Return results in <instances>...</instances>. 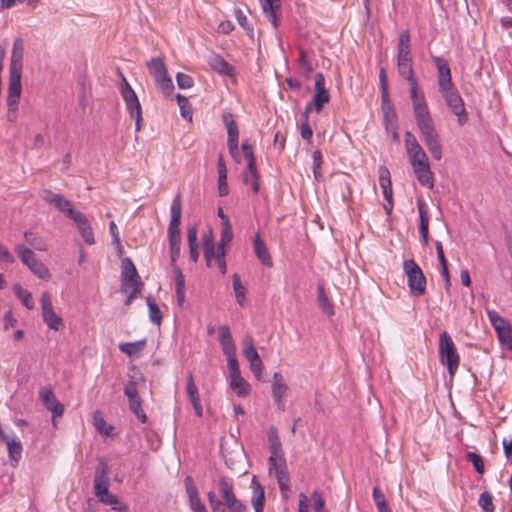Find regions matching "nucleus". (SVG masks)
<instances>
[{"label": "nucleus", "instance_id": "49", "mask_svg": "<svg viewBox=\"0 0 512 512\" xmlns=\"http://www.w3.org/2000/svg\"><path fill=\"white\" fill-rule=\"evenodd\" d=\"M315 512H329L326 508L325 499L320 491L314 490L311 494Z\"/></svg>", "mask_w": 512, "mask_h": 512}, {"label": "nucleus", "instance_id": "56", "mask_svg": "<svg viewBox=\"0 0 512 512\" xmlns=\"http://www.w3.org/2000/svg\"><path fill=\"white\" fill-rule=\"evenodd\" d=\"M176 81L180 89H189L194 84V81L190 75L181 72L177 73Z\"/></svg>", "mask_w": 512, "mask_h": 512}, {"label": "nucleus", "instance_id": "20", "mask_svg": "<svg viewBox=\"0 0 512 512\" xmlns=\"http://www.w3.org/2000/svg\"><path fill=\"white\" fill-rule=\"evenodd\" d=\"M271 389L273 399L276 402L278 409L284 410L283 398L288 390V386L285 383L283 376L278 372H275L273 375Z\"/></svg>", "mask_w": 512, "mask_h": 512}, {"label": "nucleus", "instance_id": "26", "mask_svg": "<svg viewBox=\"0 0 512 512\" xmlns=\"http://www.w3.org/2000/svg\"><path fill=\"white\" fill-rule=\"evenodd\" d=\"M220 344L225 355L236 354V347L233 342L231 332L228 326L219 328Z\"/></svg>", "mask_w": 512, "mask_h": 512}, {"label": "nucleus", "instance_id": "2", "mask_svg": "<svg viewBox=\"0 0 512 512\" xmlns=\"http://www.w3.org/2000/svg\"><path fill=\"white\" fill-rule=\"evenodd\" d=\"M432 61L438 71V91L450 111L457 117L458 124L463 126L468 122V113L461 95L452 82L450 66L445 59L438 56L432 57Z\"/></svg>", "mask_w": 512, "mask_h": 512}, {"label": "nucleus", "instance_id": "21", "mask_svg": "<svg viewBox=\"0 0 512 512\" xmlns=\"http://www.w3.org/2000/svg\"><path fill=\"white\" fill-rule=\"evenodd\" d=\"M269 466L270 471L273 470L275 472L280 491L282 493L287 492L289 490L290 478L285 460L275 462L274 465Z\"/></svg>", "mask_w": 512, "mask_h": 512}, {"label": "nucleus", "instance_id": "40", "mask_svg": "<svg viewBox=\"0 0 512 512\" xmlns=\"http://www.w3.org/2000/svg\"><path fill=\"white\" fill-rule=\"evenodd\" d=\"M417 207L419 211V232L420 235H424L426 233H429V217L427 216V213L425 211V204L423 201L419 200L417 202Z\"/></svg>", "mask_w": 512, "mask_h": 512}, {"label": "nucleus", "instance_id": "43", "mask_svg": "<svg viewBox=\"0 0 512 512\" xmlns=\"http://www.w3.org/2000/svg\"><path fill=\"white\" fill-rule=\"evenodd\" d=\"M147 306L149 309V318L153 324L160 325L162 321V313L157 305V303L152 299V297H147Z\"/></svg>", "mask_w": 512, "mask_h": 512}, {"label": "nucleus", "instance_id": "64", "mask_svg": "<svg viewBox=\"0 0 512 512\" xmlns=\"http://www.w3.org/2000/svg\"><path fill=\"white\" fill-rule=\"evenodd\" d=\"M236 18L241 27H243L249 34L253 33V28L250 27L248 19L242 11L236 12Z\"/></svg>", "mask_w": 512, "mask_h": 512}, {"label": "nucleus", "instance_id": "29", "mask_svg": "<svg viewBox=\"0 0 512 512\" xmlns=\"http://www.w3.org/2000/svg\"><path fill=\"white\" fill-rule=\"evenodd\" d=\"M418 182L429 189L434 187V175L430 169V164L424 167H417L413 169Z\"/></svg>", "mask_w": 512, "mask_h": 512}, {"label": "nucleus", "instance_id": "8", "mask_svg": "<svg viewBox=\"0 0 512 512\" xmlns=\"http://www.w3.org/2000/svg\"><path fill=\"white\" fill-rule=\"evenodd\" d=\"M23 56L24 41L22 38H16L13 42L10 56L8 85L22 86L21 76L23 69Z\"/></svg>", "mask_w": 512, "mask_h": 512}, {"label": "nucleus", "instance_id": "11", "mask_svg": "<svg viewBox=\"0 0 512 512\" xmlns=\"http://www.w3.org/2000/svg\"><path fill=\"white\" fill-rule=\"evenodd\" d=\"M41 198L50 205H53L61 213L65 214L69 219H74L76 215L81 213L73 208L72 202L65 198L62 194L54 193L50 189H43L41 191Z\"/></svg>", "mask_w": 512, "mask_h": 512}, {"label": "nucleus", "instance_id": "53", "mask_svg": "<svg viewBox=\"0 0 512 512\" xmlns=\"http://www.w3.org/2000/svg\"><path fill=\"white\" fill-rule=\"evenodd\" d=\"M156 85L158 86V88L161 90L165 97H170L174 90L173 82L169 76L156 82Z\"/></svg>", "mask_w": 512, "mask_h": 512}, {"label": "nucleus", "instance_id": "42", "mask_svg": "<svg viewBox=\"0 0 512 512\" xmlns=\"http://www.w3.org/2000/svg\"><path fill=\"white\" fill-rule=\"evenodd\" d=\"M383 115H384V123L386 126V129H395L396 122H397V115L395 112V109L393 108L392 104L383 106L382 107Z\"/></svg>", "mask_w": 512, "mask_h": 512}, {"label": "nucleus", "instance_id": "52", "mask_svg": "<svg viewBox=\"0 0 512 512\" xmlns=\"http://www.w3.org/2000/svg\"><path fill=\"white\" fill-rule=\"evenodd\" d=\"M241 148L243 151V155L247 160V164H249V168L250 170H252L254 167V163H256L253 147L251 144L248 143V141H244L241 145Z\"/></svg>", "mask_w": 512, "mask_h": 512}, {"label": "nucleus", "instance_id": "4", "mask_svg": "<svg viewBox=\"0 0 512 512\" xmlns=\"http://www.w3.org/2000/svg\"><path fill=\"white\" fill-rule=\"evenodd\" d=\"M142 282L137 269L130 258L122 260L121 270V292L127 295L125 305L130 303L137 298L140 293Z\"/></svg>", "mask_w": 512, "mask_h": 512}, {"label": "nucleus", "instance_id": "9", "mask_svg": "<svg viewBox=\"0 0 512 512\" xmlns=\"http://www.w3.org/2000/svg\"><path fill=\"white\" fill-rule=\"evenodd\" d=\"M120 92L130 116L135 119V129L138 132L141 130L142 123L141 105L135 91L123 75Z\"/></svg>", "mask_w": 512, "mask_h": 512}, {"label": "nucleus", "instance_id": "10", "mask_svg": "<svg viewBox=\"0 0 512 512\" xmlns=\"http://www.w3.org/2000/svg\"><path fill=\"white\" fill-rule=\"evenodd\" d=\"M329 100L330 95L325 88V77L322 73H317L315 75V93L312 101L307 103L303 111V116L309 114L313 109L319 113L323 109L324 105L329 102Z\"/></svg>", "mask_w": 512, "mask_h": 512}, {"label": "nucleus", "instance_id": "22", "mask_svg": "<svg viewBox=\"0 0 512 512\" xmlns=\"http://www.w3.org/2000/svg\"><path fill=\"white\" fill-rule=\"evenodd\" d=\"M259 2L266 18L274 28H277L279 26L278 11L281 9L280 0H259Z\"/></svg>", "mask_w": 512, "mask_h": 512}, {"label": "nucleus", "instance_id": "41", "mask_svg": "<svg viewBox=\"0 0 512 512\" xmlns=\"http://www.w3.org/2000/svg\"><path fill=\"white\" fill-rule=\"evenodd\" d=\"M176 100H177V103L179 105V108H180V114L183 118L191 121L192 120V114H193V111H192V107H191V104L189 102V100L181 95V94H177L176 95Z\"/></svg>", "mask_w": 512, "mask_h": 512}, {"label": "nucleus", "instance_id": "45", "mask_svg": "<svg viewBox=\"0 0 512 512\" xmlns=\"http://www.w3.org/2000/svg\"><path fill=\"white\" fill-rule=\"evenodd\" d=\"M232 280H233V290H234V293H235V297H236L237 303L240 306H243L244 305V301H245L246 289L242 285L241 279H240L238 274H234L232 276Z\"/></svg>", "mask_w": 512, "mask_h": 512}, {"label": "nucleus", "instance_id": "18", "mask_svg": "<svg viewBox=\"0 0 512 512\" xmlns=\"http://www.w3.org/2000/svg\"><path fill=\"white\" fill-rule=\"evenodd\" d=\"M22 93V86L8 85L7 103V120L15 122L17 119V111Z\"/></svg>", "mask_w": 512, "mask_h": 512}, {"label": "nucleus", "instance_id": "37", "mask_svg": "<svg viewBox=\"0 0 512 512\" xmlns=\"http://www.w3.org/2000/svg\"><path fill=\"white\" fill-rule=\"evenodd\" d=\"M13 291L17 298L27 309H32L34 307L32 294L29 291L23 289L20 284H15L13 286Z\"/></svg>", "mask_w": 512, "mask_h": 512}, {"label": "nucleus", "instance_id": "12", "mask_svg": "<svg viewBox=\"0 0 512 512\" xmlns=\"http://www.w3.org/2000/svg\"><path fill=\"white\" fill-rule=\"evenodd\" d=\"M488 318L497 333L500 344L512 351V327L509 322L495 311H488Z\"/></svg>", "mask_w": 512, "mask_h": 512}, {"label": "nucleus", "instance_id": "51", "mask_svg": "<svg viewBox=\"0 0 512 512\" xmlns=\"http://www.w3.org/2000/svg\"><path fill=\"white\" fill-rule=\"evenodd\" d=\"M298 64L302 69L303 73L305 74V76H308L313 70V67L308 60L307 53L302 48L299 49Z\"/></svg>", "mask_w": 512, "mask_h": 512}, {"label": "nucleus", "instance_id": "44", "mask_svg": "<svg viewBox=\"0 0 512 512\" xmlns=\"http://www.w3.org/2000/svg\"><path fill=\"white\" fill-rule=\"evenodd\" d=\"M233 239V232H232V226L231 223H223L221 225V237L220 241L217 244V249H225L226 245L229 244Z\"/></svg>", "mask_w": 512, "mask_h": 512}, {"label": "nucleus", "instance_id": "62", "mask_svg": "<svg viewBox=\"0 0 512 512\" xmlns=\"http://www.w3.org/2000/svg\"><path fill=\"white\" fill-rule=\"evenodd\" d=\"M225 356L227 357V362H228V368H229L230 376L239 374L240 373V369H239V366H238L236 354L225 355Z\"/></svg>", "mask_w": 512, "mask_h": 512}, {"label": "nucleus", "instance_id": "50", "mask_svg": "<svg viewBox=\"0 0 512 512\" xmlns=\"http://www.w3.org/2000/svg\"><path fill=\"white\" fill-rule=\"evenodd\" d=\"M379 184L382 190L392 188L390 172L385 166L379 168Z\"/></svg>", "mask_w": 512, "mask_h": 512}, {"label": "nucleus", "instance_id": "13", "mask_svg": "<svg viewBox=\"0 0 512 512\" xmlns=\"http://www.w3.org/2000/svg\"><path fill=\"white\" fill-rule=\"evenodd\" d=\"M219 493L225 505L230 512H246L247 508L234 494L233 486L225 479L220 478L218 481Z\"/></svg>", "mask_w": 512, "mask_h": 512}, {"label": "nucleus", "instance_id": "58", "mask_svg": "<svg viewBox=\"0 0 512 512\" xmlns=\"http://www.w3.org/2000/svg\"><path fill=\"white\" fill-rule=\"evenodd\" d=\"M124 394L128 398V400L132 399H138L140 398L138 389H137V383L134 380H130L125 388H124Z\"/></svg>", "mask_w": 512, "mask_h": 512}, {"label": "nucleus", "instance_id": "59", "mask_svg": "<svg viewBox=\"0 0 512 512\" xmlns=\"http://www.w3.org/2000/svg\"><path fill=\"white\" fill-rule=\"evenodd\" d=\"M404 141L407 153L421 147L416 137L410 131L405 133Z\"/></svg>", "mask_w": 512, "mask_h": 512}, {"label": "nucleus", "instance_id": "61", "mask_svg": "<svg viewBox=\"0 0 512 512\" xmlns=\"http://www.w3.org/2000/svg\"><path fill=\"white\" fill-rule=\"evenodd\" d=\"M186 392L188 397H193L199 395L198 388L194 382V378L192 373H189L187 376V382H186Z\"/></svg>", "mask_w": 512, "mask_h": 512}, {"label": "nucleus", "instance_id": "54", "mask_svg": "<svg viewBox=\"0 0 512 512\" xmlns=\"http://www.w3.org/2000/svg\"><path fill=\"white\" fill-rule=\"evenodd\" d=\"M24 238L25 240L32 246L34 247L36 250H39V251H46L47 250V246L45 245V243H43L42 241H40L34 233H32L31 231H26L24 233Z\"/></svg>", "mask_w": 512, "mask_h": 512}, {"label": "nucleus", "instance_id": "47", "mask_svg": "<svg viewBox=\"0 0 512 512\" xmlns=\"http://www.w3.org/2000/svg\"><path fill=\"white\" fill-rule=\"evenodd\" d=\"M128 401L130 410L135 414V416L141 423H145L147 421V416L141 407V399L138 398Z\"/></svg>", "mask_w": 512, "mask_h": 512}, {"label": "nucleus", "instance_id": "16", "mask_svg": "<svg viewBox=\"0 0 512 512\" xmlns=\"http://www.w3.org/2000/svg\"><path fill=\"white\" fill-rule=\"evenodd\" d=\"M108 464L106 461L101 460L96 468L94 476V494L100 499V497L107 496L108 491Z\"/></svg>", "mask_w": 512, "mask_h": 512}, {"label": "nucleus", "instance_id": "7", "mask_svg": "<svg viewBox=\"0 0 512 512\" xmlns=\"http://www.w3.org/2000/svg\"><path fill=\"white\" fill-rule=\"evenodd\" d=\"M14 251L20 258L21 262L38 278L43 280H49L51 278L49 269L43 262L37 259L35 253L31 249L18 244L15 246Z\"/></svg>", "mask_w": 512, "mask_h": 512}, {"label": "nucleus", "instance_id": "39", "mask_svg": "<svg viewBox=\"0 0 512 512\" xmlns=\"http://www.w3.org/2000/svg\"><path fill=\"white\" fill-rule=\"evenodd\" d=\"M252 486V504H264L265 503V491L264 487L256 481V477L254 476L251 482Z\"/></svg>", "mask_w": 512, "mask_h": 512}, {"label": "nucleus", "instance_id": "63", "mask_svg": "<svg viewBox=\"0 0 512 512\" xmlns=\"http://www.w3.org/2000/svg\"><path fill=\"white\" fill-rule=\"evenodd\" d=\"M218 192L222 197L228 195L229 188L227 184V175L218 176Z\"/></svg>", "mask_w": 512, "mask_h": 512}, {"label": "nucleus", "instance_id": "30", "mask_svg": "<svg viewBox=\"0 0 512 512\" xmlns=\"http://www.w3.org/2000/svg\"><path fill=\"white\" fill-rule=\"evenodd\" d=\"M209 66L221 75H231L232 68L229 63L220 55L213 54L208 60Z\"/></svg>", "mask_w": 512, "mask_h": 512}, {"label": "nucleus", "instance_id": "46", "mask_svg": "<svg viewBox=\"0 0 512 512\" xmlns=\"http://www.w3.org/2000/svg\"><path fill=\"white\" fill-rule=\"evenodd\" d=\"M478 505L481 507L483 512H494L495 511V506L493 504V497L487 491H484L480 494L479 499H478Z\"/></svg>", "mask_w": 512, "mask_h": 512}, {"label": "nucleus", "instance_id": "14", "mask_svg": "<svg viewBox=\"0 0 512 512\" xmlns=\"http://www.w3.org/2000/svg\"><path fill=\"white\" fill-rule=\"evenodd\" d=\"M40 303L44 323L54 331L60 330L63 326V320L54 312L51 295L48 292L42 293Z\"/></svg>", "mask_w": 512, "mask_h": 512}, {"label": "nucleus", "instance_id": "31", "mask_svg": "<svg viewBox=\"0 0 512 512\" xmlns=\"http://www.w3.org/2000/svg\"><path fill=\"white\" fill-rule=\"evenodd\" d=\"M230 387L236 392L239 397H245L249 394L250 386L241 376V373L230 376Z\"/></svg>", "mask_w": 512, "mask_h": 512}, {"label": "nucleus", "instance_id": "15", "mask_svg": "<svg viewBox=\"0 0 512 512\" xmlns=\"http://www.w3.org/2000/svg\"><path fill=\"white\" fill-rule=\"evenodd\" d=\"M223 123L227 128L228 140L227 146L230 155L239 162L238 155V140H239V131L237 124L234 120V117L231 112H224L222 115Z\"/></svg>", "mask_w": 512, "mask_h": 512}, {"label": "nucleus", "instance_id": "36", "mask_svg": "<svg viewBox=\"0 0 512 512\" xmlns=\"http://www.w3.org/2000/svg\"><path fill=\"white\" fill-rule=\"evenodd\" d=\"M186 493L188 495L189 507L195 506V504L201 503L202 500L198 494L197 487L194 485L192 478L187 476L185 478Z\"/></svg>", "mask_w": 512, "mask_h": 512}, {"label": "nucleus", "instance_id": "24", "mask_svg": "<svg viewBox=\"0 0 512 512\" xmlns=\"http://www.w3.org/2000/svg\"><path fill=\"white\" fill-rule=\"evenodd\" d=\"M253 248L255 255L261 261V263L266 267H271L273 265L271 256L268 252L266 244L261 239L259 233H256L253 238Z\"/></svg>", "mask_w": 512, "mask_h": 512}, {"label": "nucleus", "instance_id": "17", "mask_svg": "<svg viewBox=\"0 0 512 512\" xmlns=\"http://www.w3.org/2000/svg\"><path fill=\"white\" fill-rule=\"evenodd\" d=\"M39 397L46 409L52 412L53 418L63 415L64 406L55 397L51 388L42 387L39 391Z\"/></svg>", "mask_w": 512, "mask_h": 512}, {"label": "nucleus", "instance_id": "60", "mask_svg": "<svg viewBox=\"0 0 512 512\" xmlns=\"http://www.w3.org/2000/svg\"><path fill=\"white\" fill-rule=\"evenodd\" d=\"M225 255H226V250L220 248V249L216 250V253L214 256L216 258L217 266L223 275L226 274V271H227Z\"/></svg>", "mask_w": 512, "mask_h": 512}, {"label": "nucleus", "instance_id": "33", "mask_svg": "<svg viewBox=\"0 0 512 512\" xmlns=\"http://www.w3.org/2000/svg\"><path fill=\"white\" fill-rule=\"evenodd\" d=\"M407 154L413 169L417 167H424L429 164V159L422 147L412 150Z\"/></svg>", "mask_w": 512, "mask_h": 512}, {"label": "nucleus", "instance_id": "27", "mask_svg": "<svg viewBox=\"0 0 512 512\" xmlns=\"http://www.w3.org/2000/svg\"><path fill=\"white\" fill-rule=\"evenodd\" d=\"M150 74L153 76L155 83L168 76L167 68L160 57L152 58L147 63Z\"/></svg>", "mask_w": 512, "mask_h": 512}, {"label": "nucleus", "instance_id": "25", "mask_svg": "<svg viewBox=\"0 0 512 512\" xmlns=\"http://www.w3.org/2000/svg\"><path fill=\"white\" fill-rule=\"evenodd\" d=\"M197 235H198L197 225H195V224L189 225L187 228V242H188V246H189L190 259L193 262H196L199 258Z\"/></svg>", "mask_w": 512, "mask_h": 512}, {"label": "nucleus", "instance_id": "19", "mask_svg": "<svg viewBox=\"0 0 512 512\" xmlns=\"http://www.w3.org/2000/svg\"><path fill=\"white\" fill-rule=\"evenodd\" d=\"M268 441L271 456L269 457V465H274L275 462L284 460L283 450L277 429L271 426L268 430Z\"/></svg>", "mask_w": 512, "mask_h": 512}, {"label": "nucleus", "instance_id": "48", "mask_svg": "<svg viewBox=\"0 0 512 512\" xmlns=\"http://www.w3.org/2000/svg\"><path fill=\"white\" fill-rule=\"evenodd\" d=\"M466 459L472 463L475 471L478 474H483L485 467H484V461L481 455L475 453V452H468L466 454Z\"/></svg>", "mask_w": 512, "mask_h": 512}, {"label": "nucleus", "instance_id": "1", "mask_svg": "<svg viewBox=\"0 0 512 512\" xmlns=\"http://www.w3.org/2000/svg\"><path fill=\"white\" fill-rule=\"evenodd\" d=\"M396 65L399 75L408 82L409 96L417 127L419 128L426 147L435 160L442 158V146L435 129L423 90L415 76L411 52L410 34L401 32L397 45Z\"/></svg>", "mask_w": 512, "mask_h": 512}, {"label": "nucleus", "instance_id": "6", "mask_svg": "<svg viewBox=\"0 0 512 512\" xmlns=\"http://www.w3.org/2000/svg\"><path fill=\"white\" fill-rule=\"evenodd\" d=\"M403 271L407 277V284L414 296H421L426 292V277L420 266L413 260L403 262Z\"/></svg>", "mask_w": 512, "mask_h": 512}, {"label": "nucleus", "instance_id": "55", "mask_svg": "<svg viewBox=\"0 0 512 512\" xmlns=\"http://www.w3.org/2000/svg\"><path fill=\"white\" fill-rule=\"evenodd\" d=\"M300 134L304 140L311 141L312 136H313V131L308 122V114H306V116L302 115V120H301V125H300Z\"/></svg>", "mask_w": 512, "mask_h": 512}, {"label": "nucleus", "instance_id": "23", "mask_svg": "<svg viewBox=\"0 0 512 512\" xmlns=\"http://www.w3.org/2000/svg\"><path fill=\"white\" fill-rule=\"evenodd\" d=\"M72 221L76 224L83 240L89 245L94 244V234L85 214L79 213Z\"/></svg>", "mask_w": 512, "mask_h": 512}, {"label": "nucleus", "instance_id": "34", "mask_svg": "<svg viewBox=\"0 0 512 512\" xmlns=\"http://www.w3.org/2000/svg\"><path fill=\"white\" fill-rule=\"evenodd\" d=\"M146 346V339H142L136 342H125L119 344V350L128 356H136Z\"/></svg>", "mask_w": 512, "mask_h": 512}, {"label": "nucleus", "instance_id": "57", "mask_svg": "<svg viewBox=\"0 0 512 512\" xmlns=\"http://www.w3.org/2000/svg\"><path fill=\"white\" fill-rule=\"evenodd\" d=\"M170 265L173 271V278L176 288H185V277L181 269L176 265V263Z\"/></svg>", "mask_w": 512, "mask_h": 512}, {"label": "nucleus", "instance_id": "32", "mask_svg": "<svg viewBox=\"0 0 512 512\" xmlns=\"http://www.w3.org/2000/svg\"><path fill=\"white\" fill-rule=\"evenodd\" d=\"M203 250L207 266H211V262L215 256L217 248H215L213 235L211 232L203 236Z\"/></svg>", "mask_w": 512, "mask_h": 512}, {"label": "nucleus", "instance_id": "28", "mask_svg": "<svg viewBox=\"0 0 512 512\" xmlns=\"http://www.w3.org/2000/svg\"><path fill=\"white\" fill-rule=\"evenodd\" d=\"M4 442L6 443L8 449L9 458L13 462L12 465H17L21 459L22 454V444L20 440L14 436L7 438Z\"/></svg>", "mask_w": 512, "mask_h": 512}, {"label": "nucleus", "instance_id": "35", "mask_svg": "<svg viewBox=\"0 0 512 512\" xmlns=\"http://www.w3.org/2000/svg\"><path fill=\"white\" fill-rule=\"evenodd\" d=\"M243 181L246 185H251L254 193L259 192L258 172L256 163H254V167L252 170H250L249 164H247V167L243 174Z\"/></svg>", "mask_w": 512, "mask_h": 512}, {"label": "nucleus", "instance_id": "5", "mask_svg": "<svg viewBox=\"0 0 512 512\" xmlns=\"http://www.w3.org/2000/svg\"><path fill=\"white\" fill-rule=\"evenodd\" d=\"M439 358L442 365L447 367L453 377L459 367L460 357L451 336L443 331L439 336Z\"/></svg>", "mask_w": 512, "mask_h": 512}, {"label": "nucleus", "instance_id": "3", "mask_svg": "<svg viewBox=\"0 0 512 512\" xmlns=\"http://www.w3.org/2000/svg\"><path fill=\"white\" fill-rule=\"evenodd\" d=\"M170 214L171 217L168 225V241L170 250V264H174L177 262L181 251L180 224L182 204L180 194H177L174 197L170 208Z\"/></svg>", "mask_w": 512, "mask_h": 512}, {"label": "nucleus", "instance_id": "38", "mask_svg": "<svg viewBox=\"0 0 512 512\" xmlns=\"http://www.w3.org/2000/svg\"><path fill=\"white\" fill-rule=\"evenodd\" d=\"M318 304L321 310L327 315L331 316L334 314L333 305L330 303L328 297L325 294L323 285H319L317 288Z\"/></svg>", "mask_w": 512, "mask_h": 512}]
</instances>
